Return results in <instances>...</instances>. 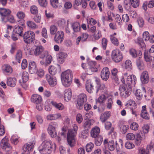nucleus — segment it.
I'll return each mask as SVG.
<instances>
[{
    "label": "nucleus",
    "mask_w": 154,
    "mask_h": 154,
    "mask_svg": "<svg viewBox=\"0 0 154 154\" xmlns=\"http://www.w3.org/2000/svg\"><path fill=\"white\" fill-rule=\"evenodd\" d=\"M53 144L50 140L43 141L38 148L41 154H50L52 150Z\"/></svg>",
    "instance_id": "f257e3e1"
},
{
    "label": "nucleus",
    "mask_w": 154,
    "mask_h": 154,
    "mask_svg": "<svg viewBox=\"0 0 154 154\" xmlns=\"http://www.w3.org/2000/svg\"><path fill=\"white\" fill-rule=\"evenodd\" d=\"M72 78V71L67 70L63 72L61 75V79L63 84L65 87H69L71 85Z\"/></svg>",
    "instance_id": "f03ea898"
},
{
    "label": "nucleus",
    "mask_w": 154,
    "mask_h": 154,
    "mask_svg": "<svg viewBox=\"0 0 154 154\" xmlns=\"http://www.w3.org/2000/svg\"><path fill=\"white\" fill-rule=\"evenodd\" d=\"M72 126L73 129L69 130L67 135L68 143L71 147L74 146V144L73 143L72 141L76 134L77 131L78 130V127L77 125L74 124Z\"/></svg>",
    "instance_id": "7ed1b4c3"
},
{
    "label": "nucleus",
    "mask_w": 154,
    "mask_h": 154,
    "mask_svg": "<svg viewBox=\"0 0 154 154\" xmlns=\"http://www.w3.org/2000/svg\"><path fill=\"white\" fill-rule=\"evenodd\" d=\"M23 37L24 42L26 44L32 43L35 39V33L31 31L25 32L22 36Z\"/></svg>",
    "instance_id": "20e7f679"
},
{
    "label": "nucleus",
    "mask_w": 154,
    "mask_h": 154,
    "mask_svg": "<svg viewBox=\"0 0 154 154\" xmlns=\"http://www.w3.org/2000/svg\"><path fill=\"white\" fill-rule=\"evenodd\" d=\"M33 51L35 56L39 55L40 57L42 59L44 58L47 54V52L44 51V48L41 45L35 46Z\"/></svg>",
    "instance_id": "39448f33"
},
{
    "label": "nucleus",
    "mask_w": 154,
    "mask_h": 154,
    "mask_svg": "<svg viewBox=\"0 0 154 154\" xmlns=\"http://www.w3.org/2000/svg\"><path fill=\"white\" fill-rule=\"evenodd\" d=\"M57 126V123L55 122H52L48 125L47 129L48 131L52 138H55L57 136V132L56 129Z\"/></svg>",
    "instance_id": "423d86ee"
},
{
    "label": "nucleus",
    "mask_w": 154,
    "mask_h": 154,
    "mask_svg": "<svg viewBox=\"0 0 154 154\" xmlns=\"http://www.w3.org/2000/svg\"><path fill=\"white\" fill-rule=\"evenodd\" d=\"M111 56L113 60L116 63L120 62L123 58L122 53L119 49H117L112 51Z\"/></svg>",
    "instance_id": "0eeeda50"
},
{
    "label": "nucleus",
    "mask_w": 154,
    "mask_h": 154,
    "mask_svg": "<svg viewBox=\"0 0 154 154\" xmlns=\"http://www.w3.org/2000/svg\"><path fill=\"white\" fill-rule=\"evenodd\" d=\"M119 90L121 96L123 97H126L129 96L131 93V88H127L125 85H121L119 86Z\"/></svg>",
    "instance_id": "6e6552de"
},
{
    "label": "nucleus",
    "mask_w": 154,
    "mask_h": 154,
    "mask_svg": "<svg viewBox=\"0 0 154 154\" xmlns=\"http://www.w3.org/2000/svg\"><path fill=\"white\" fill-rule=\"evenodd\" d=\"M34 139L32 138L29 143H26L22 147V149L24 152L27 154H29L32 151L33 148L34 146L35 143Z\"/></svg>",
    "instance_id": "1a4fd4ad"
},
{
    "label": "nucleus",
    "mask_w": 154,
    "mask_h": 154,
    "mask_svg": "<svg viewBox=\"0 0 154 154\" xmlns=\"http://www.w3.org/2000/svg\"><path fill=\"white\" fill-rule=\"evenodd\" d=\"M64 38V32L62 31H59L55 34L54 41L57 43L61 44L63 41Z\"/></svg>",
    "instance_id": "9d476101"
},
{
    "label": "nucleus",
    "mask_w": 154,
    "mask_h": 154,
    "mask_svg": "<svg viewBox=\"0 0 154 154\" xmlns=\"http://www.w3.org/2000/svg\"><path fill=\"white\" fill-rule=\"evenodd\" d=\"M137 82L136 77L133 75H128L126 79V83L128 87L131 88L133 86H134Z\"/></svg>",
    "instance_id": "9b49d317"
},
{
    "label": "nucleus",
    "mask_w": 154,
    "mask_h": 154,
    "mask_svg": "<svg viewBox=\"0 0 154 154\" xmlns=\"http://www.w3.org/2000/svg\"><path fill=\"white\" fill-rule=\"evenodd\" d=\"M89 68L87 69V72L88 74L90 75L94 72L97 71L96 63L95 61H91L89 62Z\"/></svg>",
    "instance_id": "f8f14e48"
},
{
    "label": "nucleus",
    "mask_w": 154,
    "mask_h": 154,
    "mask_svg": "<svg viewBox=\"0 0 154 154\" xmlns=\"http://www.w3.org/2000/svg\"><path fill=\"white\" fill-rule=\"evenodd\" d=\"M87 100V97L86 95L84 93L80 94L78 96L77 99V104L79 107L83 106Z\"/></svg>",
    "instance_id": "ddd939ff"
},
{
    "label": "nucleus",
    "mask_w": 154,
    "mask_h": 154,
    "mask_svg": "<svg viewBox=\"0 0 154 154\" xmlns=\"http://www.w3.org/2000/svg\"><path fill=\"white\" fill-rule=\"evenodd\" d=\"M0 146L3 149L9 151L12 149V147L8 143V139L5 137L3 139L1 142Z\"/></svg>",
    "instance_id": "4468645a"
},
{
    "label": "nucleus",
    "mask_w": 154,
    "mask_h": 154,
    "mask_svg": "<svg viewBox=\"0 0 154 154\" xmlns=\"http://www.w3.org/2000/svg\"><path fill=\"white\" fill-rule=\"evenodd\" d=\"M103 143L105 146L107 147L110 151H112L114 150L115 145L113 140H111L108 142V140L106 139L104 140Z\"/></svg>",
    "instance_id": "2eb2a0df"
},
{
    "label": "nucleus",
    "mask_w": 154,
    "mask_h": 154,
    "mask_svg": "<svg viewBox=\"0 0 154 154\" xmlns=\"http://www.w3.org/2000/svg\"><path fill=\"white\" fill-rule=\"evenodd\" d=\"M109 71L107 67L103 68L101 71L100 75L102 79L104 81L107 80L109 76Z\"/></svg>",
    "instance_id": "dca6fc26"
},
{
    "label": "nucleus",
    "mask_w": 154,
    "mask_h": 154,
    "mask_svg": "<svg viewBox=\"0 0 154 154\" xmlns=\"http://www.w3.org/2000/svg\"><path fill=\"white\" fill-rule=\"evenodd\" d=\"M45 77L47 80L50 86H54L56 85L57 81L55 77H52L49 74L46 75Z\"/></svg>",
    "instance_id": "f3484780"
},
{
    "label": "nucleus",
    "mask_w": 154,
    "mask_h": 154,
    "mask_svg": "<svg viewBox=\"0 0 154 154\" xmlns=\"http://www.w3.org/2000/svg\"><path fill=\"white\" fill-rule=\"evenodd\" d=\"M140 80L143 84H146L148 83L149 76L147 71H144L140 75Z\"/></svg>",
    "instance_id": "a211bd4d"
},
{
    "label": "nucleus",
    "mask_w": 154,
    "mask_h": 154,
    "mask_svg": "<svg viewBox=\"0 0 154 154\" xmlns=\"http://www.w3.org/2000/svg\"><path fill=\"white\" fill-rule=\"evenodd\" d=\"M118 71V69L116 68H113L111 71V78L112 81L116 83H118L119 82V77L117 75Z\"/></svg>",
    "instance_id": "6ab92c4d"
},
{
    "label": "nucleus",
    "mask_w": 154,
    "mask_h": 154,
    "mask_svg": "<svg viewBox=\"0 0 154 154\" xmlns=\"http://www.w3.org/2000/svg\"><path fill=\"white\" fill-rule=\"evenodd\" d=\"M67 56V54L65 53L60 52L57 54V60L60 63H62L64 62Z\"/></svg>",
    "instance_id": "aec40b11"
},
{
    "label": "nucleus",
    "mask_w": 154,
    "mask_h": 154,
    "mask_svg": "<svg viewBox=\"0 0 154 154\" xmlns=\"http://www.w3.org/2000/svg\"><path fill=\"white\" fill-rule=\"evenodd\" d=\"M46 102L50 104L51 103L54 106L59 110H62L64 109V106L61 103H57L54 101H51L49 99L47 100Z\"/></svg>",
    "instance_id": "412c9836"
},
{
    "label": "nucleus",
    "mask_w": 154,
    "mask_h": 154,
    "mask_svg": "<svg viewBox=\"0 0 154 154\" xmlns=\"http://www.w3.org/2000/svg\"><path fill=\"white\" fill-rule=\"evenodd\" d=\"M31 100L33 103L38 104L41 103L42 101V98L40 95L34 94L32 95Z\"/></svg>",
    "instance_id": "4be33fe9"
},
{
    "label": "nucleus",
    "mask_w": 154,
    "mask_h": 154,
    "mask_svg": "<svg viewBox=\"0 0 154 154\" xmlns=\"http://www.w3.org/2000/svg\"><path fill=\"white\" fill-rule=\"evenodd\" d=\"M93 83L90 80H87L86 82L85 88L86 90L89 93H92L94 90Z\"/></svg>",
    "instance_id": "5701e85b"
},
{
    "label": "nucleus",
    "mask_w": 154,
    "mask_h": 154,
    "mask_svg": "<svg viewBox=\"0 0 154 154\" xmlns=\"http://www.w3.org/2000/svg\"><path fill=\"white\" fill-rule=\"evenodd\" d=\"M100 130L98 127L95 126L92 128L91 131V135L92 137L96 138L99 135Z\"/></svg>",
    "instance_id": "b1692460"
},
{
    "label": "nucleus",
    "mask_w": 154,
    "mask_h": 154,
    "mask_svg": "<svg viewBox=\"0 0 154 154\" xmlns=\"http://www.w3.org/2000/svg\"><path fill=\"white\" fill-rule=\"evenodd\" d=\"M29 71L31 74L35 73L37 71V67L36 64L34 61L31 62L29 64Z\"/></svg>",
    "instance_id": "393cba45"
},
{
    "label": "nucleus",
    "mask_w": 154,
    "mask_h": 154,
    "mask_svg": "<svg viewBox=\"0 0 154 154\" xmlns=\"http://www.w3.org/2000/svg\"><path fill=\"white\" fill-rule=\"evenodd\" d=\"M11 12L10 10L3 8H0V14L2 17H4L2 18V21H4V18L8 16Z\"/></svg>",
    "instance_id": "a878e982"
},
{
    "label": "nucleus",
    "mask_w": 154,
    "mask_h": 154,
    "mask_svg": "<svg viewBox=\"0 0 154 154\" xmlns=\"http://www.w3.org/2000/svg\"><path fill=\"white\" fill-rule=\"evenodd\" d=\"M143 91L140 89H137L136 91L135 95L136 98L138 100H140L142 98L143 95L145 93L144 88H142Z\"/></svg>",
    "instance_id": "bb28decb"
},
{
    "label": "nucleus",
    "mask_w": 154,
    "mask_h": 154,
    "mask_svg": "<svg viewBox=\"0 0 154 154\" xmlns=\"http://www.w3.org/2000/svg\"><path fill=\"white\" fill-rule=\"evenodd\" d=\"M72 93L71 90L67 89L64 91V98L66 102L69 101L71 98Z\"/></svg>",
    "instance_id": "cd10ccee"
},
{
    "label": "nucleus",
    "mask_w": 154,
    "mask_h": 154,
    "mask_svg": "<svg viewBox=\"0 0 154 154\" xmlns=\"http://www.w3.org/2000/svg\"><path fill=\"white\" fill-rule=\"evenodd\" d=\"M17 80L15 78L9 77L7 79V83L8 86L14 87L16 85Z\"/></svg>",
    "instance_id": "c85d7f7f"
},
{
    "label": "nucleus",
    "mask_w": 154,
    "mask_h": 154,
    "mask_svg": "<svg viewBox=\"0 0 154 154\" xmlns=\"http://www.w3.org/2000/svg\"><path fill=\"white\" fill-rule=\"evenodd\" d=\"M110 116V112H106L102 113L100 117V119L102 122H104L107 120Z\"/></svg>",
    "instance_id": "c756f323"
},
{
    "label": "nucleus",
    "mask_w": 154,
    "mask_h": 154,
    "mask_svg": "<svg viewBox=\"0 0 154 154\" xmlns=\"http://www.w3.org/2000/svg\"><path fill=\"white\" fill-rule=\"evenodd\" d=\"M23 28L22 27L19 25H16L14 26V33L20 36H22V32Z\"/></svg>",
    "instance_id": "7c9ffc66"
},
{
    "label": "nucleus",
    "mask_w": 154,
    "mask_h": 154,
    "mask_svg": "<svg viewBox=\"0 0 154 154\" xmlns=\"http://www.w3.org/2000/svg\"><path fill=\"white\" fill-rule=\"evenodd\" d=\"M141 116L143 119H149V117L146 110V106H142V109L141 110Z\"/></svg>",
    "instance_id": "2f4dec72"
},
{
    "label": "nucleus",
    "mask_w": 154,
    "mask_h": 154,
    "mask_svg": "<svg viewBox=\"0 0 154 154\" xmlns=\"http://www.w3.org/2000/svg\"><path fill=\"white\" fill-rule=\"evenodd\" d=\"M61 117V116L60 113L55 114H49L47 116V119L48 120H52L57 119Z\"/></svg>",
    "instance_id": "473e14b6"
},
{
    "label": "nucleus",
    "mask_w": 154,
    "mask_h": 154,
    "mask_svg": "<svg viewBox=\"0 0 154 154\" xmlns=\"http://www.w3.org/2000/svg\"><path fill=\"white\" fill-rule=\"evenodd\" d=\"M26 24L29 29H35L38 28V26L33 22L31 20L28 21L26 22Z\"/></svg>",
    "instance_id": "72a5a7b5"
},
{
    "label": "nucleus",
    "mask_w": 154,
    "mask_h": 154,
    "mask_svg": "<svg viewBox=\"0 0 154 154\" xmlns=\"http://www.w3.org/2000/svg\"><path fill=\"white\" fill-rule=\"evenodd\" d=\"M149 52L147 51H145L144 53V58L145 60L147 62L151 61L154 58V57L151 56Z\"/></svg>",
    "instance_id": "f704fd0d"
},
{
    "label": "nucleus",
    "mask_w": 154,
    "mask_h": 154,
    "mask_svg": "<svg viewBox=\"0 0 154 154\" xmlns=\"http://www.w3.org/2000/svg\"><path fill=\"white\" fill-rule=\"evenodd\" d=\"M2 70L6 72L11 73L12 72V69L11 66L9 65L5 64L2 67Z\"/></svg>",
    "instance_id": "c9c22d12"
},
{
    "label": "nucleus",
    "mask_w": 154,
    "mask_h": 154,
    "mask_svg": "<svg viewBox=\"0 0 154 154\" xmlns=\"http://www.w3.org/2000/svg\"><path fill=\"white\" fill-rule=\"evenodd\" d=\"M123 143L122 140L119 139L118 142H116V148L117 152L120 151L123 147Z\"/></svg>",
    "instance_id": "e433bc0d"
},
{
    "label": "nucleus",
    "mask_w": 154,
    "mask_h": 154,
    "mask_svg": "<svg viewBox=\"0 0 154 154\" xmlns=\"http://www.w3.org/2000/svg\"><path fill=\"white\" fill-rule=\"evenodd\" d=\"M72 27L75 32H77L79 31L80 27L79 23L77 22H75L72 24Z\"/></svg>",
    "instance_id": "4c0bfd02"
},
{
    "label": "nucleus",
    "mask_w": 154,
    "mask_h": 154,
    "mask_svg": "<svg viewBox=\"0 0 154 154\" xmlns=\"http://www.w3.org/2000/svg\"><path fill=\"white\" fill-rule=\"evenodd\" d=\"M136 65L140 70H143L144 68V64L143 61L140 59V57L137 60Z\"/></svg>",
    "instance_id": "58836bf2"
},
{
    "label": "nucleus",
    "mask_w": 154,
    "mask_h": 154,
    "mask_svg": "<svg viewBox=\"0 0 154 154\" xmlns=\"http://www.w3.org/2000/svg\"><path fill=\"white\" fill-rule=\"evenodd\" d=\"M58 28L57 27L54 25H52L50 27V32L51 35H53L56 34L57 32Z\"/></svg>",
    "instance_id": "ea45409f"
},
{
    "label": "nucleus",
    "mask_w": 154,
    "mask_h": 154,
    "mask_svg": "<svg viewBox=\"0 0 154 154\" xmlns=\"http://www.w3.org/2000/svg\"><path fill=\"white\" fill-rule=\"evenodd\" d=\"M125 67L126 69L130 70L132 68V63L130 60H126L125 63Z\"/></svg>",
    "instance_id": "a19ab883"
},
{
    "label": "nucleus",
    "mask_w": 154,
    "mask_h": 154,
    "mask_svg": "<svg viewBox=\"0 0 154 154\" xmlns=\"http://www.w3.org/2000/svg\"><path fill=\"white\" fill-rule=\"evenodd\" d=\"M93 121L91 120H87L84 123L83 126L85 129L88 130L92 124Z\"/></svg>",
    "instance_id": "79ce46f5"
},
{
    "label": "nucleus",
    "mask_w": 154,
    "mask_h": 154,
    "mask_svg": "<svg viewBox=\"0 0 154 154\" xmlns=\"http://www.w3.org/2000/svg\"><path fill=\"white\" fill-rule=\"evenodd\" d=\"M22 52L21 50H18L16 55V60L19 63H20L21 59L22 58Z\"/></svg>",
    "instance_id": "37998d69"
},
{
    "label": "nucleus",
    "mask_w": 154,
    "mask_h": 154,
    "mask_svg": "<svg viewBox=\"0 0 154 154\" xmlns=\"http://www.w3.org/2000/svg\"><path fill=\"white\" fill-rule=\"evenodd\" d=\"M48 70L50 73L52 75H55L57 71V68L52 66L49 67Z\"/></svg>",
    "instance_id": "c03bdc74"
},
{
    "label": "nucleus",
    "mask_w": 154,
    "mask_h": 154,
    "mask_svg": "<svg viewBox=\"0 0 154 154\" xmlns=\"http://www.w3.org/2000/svg\"><path fill=\"white\" fill-rule=\"evenodd\" d=\"M120 131L123 134H125L129 128L128 125H122L120 126Z\"/></svg>",
    "instance_id": "a18cd8bd"
},
{
    "label": "nucleus",
    "mask_w": 154,
    "mask_h": 154,
    "mask_svg": "<svg viewBox=\"0 0 154 154\" xmlns=\"http://www.w3.org/2000/svg\"><path fill=\"white\" fill-rule=\"evenodd\" d=\"M135 144L137 146H139L140 145L141 142V137L139 134H137L135 137Z\"/></svg>",
    "instance_id": "49530a36"
},
{
    "label": "nucleus",
    "mask_w": 154,
    "mask_h": 154,
    "mask_svg": "<svg viewBox=\"0 0 154 154\" xmlns=\"http://www.w3.org/2000/svg\"><path fill=\"white\" fill-rule=\"evenodd\" d=\"M29 79V74L26 72H24L22 74V79L23 82H26Z\"/></svg>",
    "instance_id": "de8ad7c7"
},
{
    "label": "nucleus",
    "mask_w": 154,
    "mask_h": 154,
    "mask_svg": "<svg viewBox=\"0 0 154 154\" xmlns=\"http://www.w3.org/2000/svg\"><path fill=\"white\" fill-rule=\"evenodd\" d=\"M110 38L112 42L115 45L118 46L119 44V42L117 38L113 35H110Z\"/></svg>",
    "instance_id": "09e8293b"
},
{
    "label": "nucleus",
    "mask_w": 154,
    "mask_h": 154,
    "mask_svg": "<svg viewBox=\"0 0 154 154\" xmlns=\"http://www.w3.org/2000/svg\"><path fill=\"white\" fill-rule=\"evenodd\" d=\"M94 147V144L91 142L88 143L86 146V149L87 152H90Z\"/></svg>",
    "instance_id": "8fccbe9b"
},
{
    "label": "nucleus",
    "mask_w": 154,
    "mask_h": 154,
    "mask_svg": "<svg viewBox=\"0 0 154 154\" xmlns=\"http://www.w3.org/2000/svg\"><path fill=\"white\" fill-rule=\"evenodd\" d=\"M30 11L32 14H35L38 12V9L37 7L35 5H33L31 6Z\"/></svg>",
    "instance_id": "3c124183"
},
{
    "label": "nucleus",
    "mask_w": 154,
    "mask_h": 154,
    "mask_svg": "<svg viewBox=\"0 0 154 154\" xmlns=\"http://www.w3.org/2000/svg\"><path fill=\"white\" fill-rule=\"evenodd\" d=\"M131 4L134 8H137L139 6L140 0H130Z\"/></svg>",
    "instance_id": "603ef678"
},
{
    "label": "nucleus",
    "mask_w": 154,
    "mask_h": 154,
    "mask_svg": "<svg viewBox=\"0 0 154 154\" xmlns=\"http://www.w3.org/2000/svg\"><path fill=\"white\" fill-rule=\"evenodd\" d=\"M130 55L134 58H135L137 57V51L134 48H131L129 50Z\"/></svg>",
    "instance_id": "864d4df0"
},
{
    "label": "nucleus",
    "mask_w": 154,
    "mask_h": 154,
    "mask_svg": "<svg viewBox=\"0 0 154 154\" xmlns=\"http://www.w3.org/2000/svg\"><path fill=\"white\" fill-rule=\"evenodd\" d=\"M88 130L85 129L82 131L81 133L80 137L83 138H86L87 137L89 133Z\"/></svg>",
    "instance_id": "5fc2aeb1"
},
{
    "label": "nucleus",
    "mask_w": 154,
    "mask_h": 154,
    "mask_svg": "<svg viewBox=\"0 0 154 154\" xmlns=\"http://www.w3.org/2000/svg\"><path fill=\"white\" fill-rule=\"evenodd\" d=\"M96 81L97 82V83L98 85L97 90L96 91V93H97L99 89H103L105 87V85L103 84H100V81L99 80L96 79Z\"/></svg>",
    "instance_id": "6e6d98bb"
},
{
    "label": "nucleus",
    "mask_w": 154,
    "mask_h": 154,
    "mask_svg": "<svg viewBox=\"0 0 154 154\" xmlns=\"http://www.w3.org/2000/svg\"><path fill=\"white\" fill-rule=\"evenodd\" d=\"M137 43L142 48H145L146 47V45L143 39L141 38H137Z\"/></svg>",
    "instance_id": "4d7b16f0"
},
{
    "label": "nucleus",
    "mask_w": 154,
    "mask_h": 154,
    "mask_svg": "<svg viewBox=\"0 0 154 154\" xmlns=\"http://www.w3.org/2000/svg\"><path fill=\"white\" fill-rule=\"evenodd\" d=\"M124 7L127 10H130L131 8V4L129 0H125L124 2Z\"/></svg>",
    "instance_id": "13d9d810"
},
{
    "label": "nucleus",
    "mask_w": 154,
    "mask_h": 154,
    "mask_svg": "<svg viewBox=\"0 0 154 154\" xmlns=\"http://www.w3.org/2000/svg\"><path fill=\"white\" fill-rule=\"evenodd\" d=\"M139 126L136 122H133L130 125V128L131 129L134 131H137L138 129Z\"/></svg>",
    "instance_id": "bf43d9fd"
},
{
    "label": "nucleus",
    "mask_w": 154,
    "mask_h": 154,
    "mask_svg": "<svg viewBox=\"0 0 154 154\" xmlns=\"http://www.w3.org/2000/svg\"><path fill=\"white\" fill-rule=\"evenodd\" d=\"M87 22L88 24L91 25H93L96 24L97 21L92 18H89L87 19Z\"/></svg>",
    "instance_id": "052dcab7"
},
{
    "label": "nucleus",
    "mask_w": 154,
    "mask_h": 154,
    "mask_svg": "<svg viewBox=\"0 0 154 154\" xmlns=\"http://www.w3.org/2000/svg\"><path fill=\"white\" fill-rule=\"evenodd\" d=\"M16 15L18 18L22 19L25 17V14L23 11H19L17 12Z\"/></svg>",
    "instance_id": "680f3d73"
},
{
    "label": "nucleus",
    "mask_w": 154,
    "mask_h": 154,
    "mask_svg": "<svg viewBox=\"0 0 154 154\" xmlns=\"http://www.w3.org/2000/svg\"><path fill=\"white\" fill-rule=\"evenodd\" d=\"M125 146L126 148L129 149L133 148L135 147L134 144L128 141L125 143Z\"/></svg>",
    "instance_id": "e2e57ef3"
},
{
    "label": "nucleus",
    "mask_w": 154,
    "mask_h": 154,
    "mask_svg": "<svg viewBox=\"0 0 154 154\" xmlns=\"http://www.w3.org/2000/svg\"><path fill=\"white\" fill-rule=\"evenodd\" d=\"M33 20L37 23H40L41 21V17L40 14L36 15L34 16Z\"/></svg>",
    "instance_id": "0e129e2a"
},
{
    "label": "nucleus",
    "mask_w": 154,
    "mask_h": 154,
    "mask_svg": "<svg viewBox=\"0 0 154 154\" xmlns=\"http://www.w3.org/2000/svg\"><path fill=\"white\" fill-rule=\"evenodd\" d=\"M126 138L127 140H133L135 138V136L133 133H130L127 134Z\"/></svg>",
    "instance_id": "69168bd1"
},
{
    "label": "nucleus",
    "mask_w": 154,
    "mask_h": 154,
    "mask_svg": "<svg viewBox=\"0 0 154 154\" xmlns=\"http://www.w3.org/2000/svg\"><path fill=\"white\" fill-rule=\"evenodd\" d=\"M39 5L43 7H46L48 4V2L46 0H38Z\"/></svg>",
    "instance_id": "338daca9"
},
{
    "label": "nucleus",
    "mask_w": 154,
    "mask_h": 154,
    "mask_svg": "<svg viewBox=\"0 0 154 154\" xmlns=\"http://www.w3.org/2000/svg\"><path fill=\"white\" fill-rule=\"evenodd\" d=\"M42 35L43 37L45 38H48L47 34V31L46 29L45 28H43L42 31Z\"/></svg>",
    "instance_id": "774afa93"
}]
</instances>
